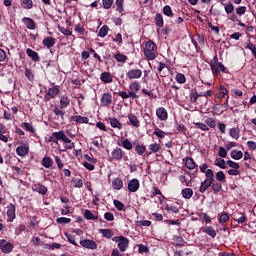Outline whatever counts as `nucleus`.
Returning <instances> with one entry per match:
<instances>
[{
  "label": "nucleus",
  "mask_w": 256,
  "mask_h": 256,
  "mask_svg": "<svg viewBox=\"0 0 256 256\" xmlns=\"http://www.w3.org/2000/svg\"><path fill=\"white\" fill-rule=\"evenodd\" d=\"M142 85L139 81H133L129 84V92L127 91H119L118 96L121 97L123 100L133 99L137 100L140 98L138 92L141 90Z\"/></svg>",
  "instance_id": "f257e3e1"
},
{
  "label": "nucleus",
  "mask_w": 256,
  "mask_h": 256,
  "mask_svg": "<svg viewBox=\"0 0 256 256\" xmlns=\"http://www.w3.org/2000/svg\"><path fill=\"white\" fill-rule=\"evenodd\" d=\"M144 56L148 61H154L158 57V46L153 40L145 43Z\"/></svg>",
  "instance_id": "f03ea898"
},
{
  "label": "nucleus",
  "mask_w": 256,
  "mask_h": 256,
  "mask_svg": "<svg viewBox=\"0 0 256 256\" xmlns=\"http://www.w3.org/2000/svg\"><path fill=\"white\" fill-rule=\"evenodd\" d=\"M59 140L63 141L64 143H71V139L66 135V133L63 130L53 132L48 137V142H53L55 144H58Z\"/></svg>",
  "instance_id": "7ed1b4c3"
},
{
  "label": "nucleus",
  "mask_w": 256,
  "mask_h": 256,
  "mask_svg": "<svg viewBox=\"0 0 256 256\" xmlns=\"http://www.w3.org/2000/svg\"><path fill=\"white\" fill-rule=\"evenodd\" d=\"M128 161V156L126 152L121 147H116L112 150L111 155L109 156V161Z\"/></svg>",
  "instance_id": "20e7f679"
},
{
  "label": "nucleus",
  "mask_w": 256,
  "mask_h": 256,
  "mask_svg": "<svg viewBox=\"0 0 256 256\" xmlns=\"http://www.w3.org/2000/svg\"><path fill=\"white\" fill-rule=\"evenodd\" d=\"M214 181H215V175L211 176L207 174L206 178L200 184L199 192L204 194L207 191V189H209L213 185Z\"/></svg>",
  "instance_id": "39448f33"
},
{
  "label": "nucleus",
  "mask_w": 256,
  "mask_h": 256,
  "mask_svg": "<svg viewBox=\"0 0 256 256\" xmlns=\"http://www.w3.org/2000/svg\"><path fill=\"white\" fill-rule=\"evenodd\" d=\"M60 94L59 85L53 84L52 87L48 88V91L45 95V100L50 101V99H55Z\"/></svg>",
  "instance_id": "423d86ee"
},
{
  "label": "nucleus",
  "mask_w": 256,
  "mask_h": 256,
  "mask_svg": "<svg viewBox=\"0 0 256 256\" xmlns=\"http://www.w3.org/2000/svg\"><path fill=\"white\" fill-rule=\"evenodd\" d=\"M143 76V71L139 68L131 69L126 72V78L130 81L132 80H139Z\"/></svg>",
  "instance_id": "0eeeda50"
},
{
  "label": "nucleus",
  "mask_w": 256,
  "mask_h": 256,
  "mask_svg": "<svg viewBox=\"0 0 256 256\" xmlns=\"http://www.w3.org/2000/svg\"><path fill=\"white\" fill-rule=\"evenodd\" d=\"M213 76L217 77L221 75L220 67H219V58L217 55L209 63Z\"/></svg>",
  "instance_id": "6e6552de"
},
{
  "label": "nucleus",
  "mask_w": 256,
  "mask_h": 256,
  "mask_svg": "<svg viewBox=\"0 0 256 256\" xmlns=\"http://www.w3.org/2000/svg\"><path fill=\"white\" fill-rule=\"evenodd\" d=\"M100 103L102 107L109 108L113 104V95L111 92L103 93L102 97L100 98Z\"/></svg>",
  "instance_id": "1a4fd4ad"
},
{
  "label": "nucleus",
  "mask_w": 256,
  "mask_h": 256,
  "mask_svg": "<svg viewBox=\"0 0 256 256\" xmlns=\"http://www.w3.org/2000/svg\"><path fill=\"white\" fill-rule=\"evenodd\" d=\"M7 222L12 223L16 219V206L13 203H9L7 206Z\"/></svg>",
  "instance_id": "9d476101"
},
{
  "label": "nucleus",
  "mask_w": 256,
  "mask_h": 256,
  "mask_svg": "<svg viewBox=\"0 0 256 256\" xmlns=\"http://www.w3.org/2000/svg\"><path fill=\"white\" fill-rule=\"evenodd\" d=\"M156 117L162 121V122H166L168 121L169 119V113H168V110L163 107V106H160L156 109Z\"/></svg>",
  "instance_id": "9b49d317"
},
{
  "label": "nucleus",
  "mask_w": 256,
  "mask_h": 256,
  "mask_svg": "<svg viewBox=\"0 0 256 256\" xmlns=\"http://www.w3.org/2000/svg\"><path fill=\"white\" fill-rule=\"evenodd\" d=\"M0 249L4 254H10L14 249V244L7 242V240H0Z\"/></svg>",
  "instance_id": "f8f14e48"
},
{
  "label": "nucleus",
  "mask_w": 256,
  "mask_h": 256,
  "mask_svg": "<svg viewBox=\"0 0 256 256\" xmlns=\"http://www.w3.org/2000/svg\"><path fill=\"white\" fill-rule=\"evenodd\" d=\"M30 146L27 143H23L16 147V154L19 157H26L29 154Z\"/></svg>",
  "instance_id": "ddd939ff"
},
{
  "label": "nucleus",
  "mask_w": 256,
  "mask_h": 256,
  "mask_svg": "<svg viewBox=\"0 0 256 256\" xmlns=\"http://www.w3.org/2000/svg\"><path fill=\"white\" fill-rule=\"evenodd\" d=\"M32 191L37 192L38 194L45 196L48 193V187L40 182L32 185Z\"/></svg>",
  "instance_id": "4468645a"
},
{
  "label": "nucleus",
  "mask_w": 256,
  "mask_h": 256,
  "mask_svg": "<svg viewBox=\"0 0 256 256\" xmlns=\"http://www.w3.org/2000/svg\"><path fill=\"white\" fill-rule=\"evenodd\" d=\"M129 246H130V240L129 238H126V236H123L122 238H120V241L117 244L119 251L122 253L126 252Z\"/></svg>",
  "instance_id": "2eb2a0df"
},
{
  "label": "nucleus",
  "mask_w": 256,
  "mask_h": 256,
  "mask_svg": "<svg viewBox=\"0 0 256 256\" xmlns=\"http://www.w3.org/2000/svg\"><path fill=\"white\" fill-rule=\"evenodd\" d=\"M80 245L89 250H97L98 249V244L95 242V240H80Z\"/></svg>",
  "instance_id": "dca6fc26"
},
{
  "label": "nucleus",
  "mask_w": 256,
  "mask_h": 256,
  "mask_svg": "<svg viewBox=\"0 0 256 256\" xmlns=\"http://www.w3.org/2000/svg\"><path fill=\"white\" fill-rule=\"evenodd\" d=\"M148 150L146 151L147 156H151L152 154H157L162 150V146L160 143L154 142L148 145Z\"/></svg>",
  "instance_id": "f3484780"
},
{
  "label": "nucleus",
  "mask_w": 256,
  "mask_h": 256,
  "mask_svg": "<svg viewBox=\"0 0 256 256\" xmlns=\"http://www.w3.org/2000/svg\"><path fill=\"white\" fill-rule=\"evenodd\" d=\"M140 189V181L138 178H133L128 182V191L136 193Z\"/></svg>",
  "instance_id": "a211bd4d"
},
{
  "label": "nucleus",
  "mask_w": 256,
  "mask_h": 256,
  "mask_svg": "<svg viewBox=\"0 0 256 256\" xmlns=\"http://www.w3.org/2000/svg\"><path fill=\"white\" fill-rule=\"evenodd\" d=\"M71 105V99L68 94H63L59 99V107L60 109H67Z\"/></svg>",
  "instance_id": "6ab92c4d"
},
{
  "label": "nucleus",
  "mask_w": 256,
  "mask_h": 256,
  "mask_svg": "<svg viewBox=\"0 0 256 256\" xmlns=\"http://www.w3.org/2000/svg\"><path fill=\"white\" fill-rule=\"evenodd\" d=\"M70 121L76 124H89L90 119L87 116L73 115L70 117Z\"/></svg>",
  "instance_id": "aec40b11"
},
{
  "label": "nucleus",
  "mask_w": 256,
  "mask_h": 256,
  "mask_svg": "<svg viewBox=\"0 0 256 256\" xmlns=\"http://www.w3.org/2000/svg\"><path fill=\"white\" fill-rule=\"evenodd\" d=\"M100 81L104 84L113 83L114 79H113L111 72H107V71L102 72L100 75Z\"/></svg>",
  "instance_id": "412c9836"
},
{
  "label": "nucleus",
  "mask_w": 256,
  "mask_h": 256,
  "mask_svg": "<svg viewBox=\"0 0 256 256\" xmlns=\"http://www.w3.org/2000/svg\"><path fill=\"white\" fill-rule=\"evenodd\" d=\"M22 23L25 25V27L28 30H35L36 29V22L34 21V19H32L30 17H23L22 18Z\"/></svg>",
  "instance_id": "4be33fe9"
},
{
  "label": "nucleus",
  "mask_w": 256,
  "mask_h": 256,
  "mask_svg": "<svg viewBox=\"0 0 256 256\" xmlns=\"http://www.w3.org/2000/svg\"><path fill=\"white\" fill-rule=\"evenodd\" d=\"M26 55L35 63L40 62V55L31 48L26 49Z\"/></svg>",
  "instance_id": "5701e85b"
},
{
  "label": "nucleus",
  "mask_w": 256,
  "mask_h": 256,
  "mask_svg": "<svg viewBox=\"0 0 256 256\" xmlns=\"http://www.w3.org/2000/svg\"><path fill=\"white\" fill-rule=\"evenodd\" d=\"M117 145L124 148L125 150H128V151H131L134 148L133 143L128 138H126L122 141H117Z\"/></svg>",
  "instance_id": "b1692460"
},
{
  "label": "nucleus",
  "mask_w": 256,
  "mask_h": 256,
  "mask_svg": "<svg viewBox=\"0 0 256 256\" xmlns=\"http://www.w3.org/2000/svg\"><path fill=\"white\" fill-rule=\"evenodd\" d=\"M128 120H129V123L135 127V128H140L141 127V122L138 118L137 115L133 114V113H130L128 114Z\"/></svg>",
  "instance_id": "393cba45"
},
{
  "label": "nucleus",
  "mask_w": 256,
  "mask_h": 256,
  "mask_svg": "<svg viewBox=\"0 0 256 256\" xmlns=\"http://www.w3.org/2000/svg\"><path fill=\"white\" fill-rule=\"evenodd\" d=\"M152 127L154 128L153 134L157 138L164 139L166 137V132L164 130H162L161 128H158V126L155 122L152 123Z\"/></svg>",
  "instance_id": "a878e982"
},
{
  "label": "nucleus",
  "mask_w": 256,
  "mask_h": 256,
  "mask_svg": "<svg viewBox=\"0 0 256 256\" xmlns=\"http://www.w3.org/2000/svg\"><path fill=\"white\" fill-rule=\"evenodd\" d=\"M55 44H56V39L54 37H50V36L44 38L42 41V45L44 47H46L47 49H51L52 47L55 46Z\"/></svg>",
  "instance_id": "bb28decb"
},
{
  "label": "nucleus",
  "mask_w": 256,
  "mask_h": 256,
  "mask_svg": "<svg viewBox=\"0 0 256 256\" xmlns=\"http://www.w3.org/2000/svg\"><path fill=\"white\" fill-rule=\"evenodd\" d=\"M233 219L238 222L239 224H245L247 223V215L241 214V212H235L233 214Z\"/></svg>",
  "instance_id": "cd10ccee"
},
{
  "label": "nucleus",
  "mask_w": 256,
  "mask_h": 256,
  "mask_svg": "<svg viewBox=\"0 0 256 256\" xmlns=\"http://www.w3.org/2000/svg\"><path fill=\"white\" fill-rule=\"evenodd\" d=\"M134 150H135L136 154L141 157H143L145 155V153H147V147L145 144L137 143L134 147Z\"/></svg>",
  "instance_id": "c85d7f7f"
},
{
  "label": "nucleus",
  "mask_w": 256,
  "mask_h": 256,
  "mask_svg": "<svg viewBox=\"0 0 256 256\" xmlns=\"http://www.w3.org/2000/svg\"><path fill=\"white\" fill-rule=\"evenodd\" d=\"M200 171L205 174V177H207V175L210 176H215V173L213 172V169H209V165L207 163H202L199 166Z\"/></svg>",
  "instance_id": "c756f323"
},
{
  "label": "nucleus",
  "mask_w": 256,
  "mask_h": 256,
  "mask_svg": "<svg viewBox=\"0 0 256 256\" xmlns=\"http://www.w3.org/2000/svg\"><path fill=\"white\" fill-rule=\"evenodd\" d=\"M53 113H54V115H55L57 118L60 117V120H61V121H65V114H66V112L64 111V108H61V107H59V106H55V107L53 108Z\"/></svg>",
  "instance_id": "7c9ffc66"
},
{
  "label": "nucleus",
  "mask_w": 256,
  "mask_h": 256,
  "mask_svg": "<svg viewBox=\"0 0 256 256\" xmlns=\"http://www.w3.org/2000/svg\"><path fill=\"white\" fill-rule=\"evenodd\" d=\"M110 126L114 129L122 130L123 129V123L120 122L115 117H109Z\"/></svg>",
  "instance_id": "2f4dec72"
},
{
  "label": "nucleus",
  "mask_w": 256,
  "mask_h": 256,
  "mask_svg": "<svg viewBox=\"0 0 256 256\" xmlns=\"http://www.w3.org/2000/svg\"><path fill=\"white\" fill-rule=\"evenodd\" d=\"M211 189L213 191V194L217 195L223 190V184H221V182L219 181H215L214 179V181H212Z\"/></svg>",
  "instance_id": "473e14b6"
},
{
  "label": "nucleus",
  "mask_w": 256,
  "mask_h": 256,
  "mask_svg": "<svg viewBox=\"0 0 256 256\" xmlns=\"http://www.w3.org/2000/svg\"><path fill=\"white\" fill-rule=\"evenodd\" d=\"M19 3L24 10H32L34 8L33 0H19Z\"/></svg>",
  "instance_id": "72a5a7b5"
},
{
  "label": "nucleus",
  "mask_w": 256,
  "mask_h": 256,
  "mask_svg": "<svg viewBox=\"0 0 256 256\" xmlns=\"http://www.w3.org/2000/svg\"><path fill=\"white\" fill-rule=\"evenodd\" d=\"M124 187V181L122 178L117 177L112 181V188L114 190H121Z\"/></svg>",
  "instance_id": "f704fd0d"
},
{
  "label": "nucleus",
  "mask_w": 256,
  "mask_h": 256,
  "mask_svg": "<svg viewBox=\"0 0 256 256\" xmlns=\"http://www.w3.org/2000/svg\"><path fill=\"white\" fill-rule=\"evenodd\" d=\"M229 135L232 139L239 140V137L241 135V129H239V127L230 128Z\"/></svg>",
  "instance_id": "c9c22d12"
},
{
  "label": "nucleus",
  "mask_w": 256,
  "mask_h": 256,
  "mask_svg": "<svg viewBox=\"0 0 256 256\" xmlns=\"http://www.w3.org/2000/svg\"><path fill=\"white\" fill-rule=\"evenodd\" d=\"M154 22H155V25L158 27V28H163L165 23H164V17L161 13H157L155 15V18H154Z\"/></svg>",
  "instance_id": "e433bc0d"
},
{
  "label": "nucleus",
  "mask_w": 256,
  "mask_h": 256,
  "mask_svg": "<svg viewBox=\"0 0 256 256\" xmlns=\"http://www.w3.org/2000/svg\"><path fill=\"white\" fill-rule=\"evenodd\" d=\"M181 195L184 199L189 200L193 197V189L189 187L183 188L181 191Z\"/></svg>",
  "instance_id": "4c0bfd02"
},
{
  "label": "nucleus",
  "mask_w": 256,
  "mask_h": 256,
  "mask_svg": "<svg viewBox=\"0 0 256 256\" xmlns=\"http://www.w3.org/2000/svg\"><path fill=\"white\" fill-rule=\"evenodd\" d=\"M215 178L217 182H220V183L227 182V176L225 175V172H223V170L216 172Z\"/></svg>",
  "instance_id": "58836bf2"
},
{
  "label": "nucleus",
  "mask_w": 256,
  "mask_h": 256,
  "mask_svg": "<svg viewBox=\"0 0 256 256\" xmlns=\"http://www.w3.org/2000/svg\"><path fill=\"white\" fill-rule=\"evenodd\" d=\"M41 164L44 168L49 169L53 166V160L51 157L45 156L42 158Z\"/></svg>",
  "instance_id": "ea45409f"
},
{
  "label": "nucleus",
  "mask_w": 256,
  "mask_h": 256,
  "mask_svg": "<svg viewBox=\"0 0 256 256\" xmlns=\"http://www.w3.org/2000/svg\"><path fill=\"white\" fill-rule=\"evenodd\" d=\"M230 157L233 160H241L242 157H243V151L234 149V150L231 151Z\"/></svg>",
  "instance_id": "a19ab883"
},
{
  "label": "nucleus",
  "mask_w": 256,
  "mask_h": 256,
  "mask_svg": "<svg viewBox=\"0 0 256 256\" xmlns=\"http://www.w3.org/2000/svg\"><path fill=\"white\" fill-rule=\"evenodd\" d=\"M99 232L106 239H112V237L114 236V233L109 228H101V230H99Z\"/></svg>",
  "instance_id": "79ce46f5"
},
{
  "label": "nucleus",
  "mask_w": 256,
  "mask_h": 256,
  "mask_svg": "<svg viewBox=\"0 0 256 256\" xmlns=\"http://www.w3.org/2000/svg\"><path fill=\"white\" fill-rule=\"evenodd\" d=\"M203 233H206L207 235H209L212 238L217 237V232L214 230L213 226H206L205 228H203Z\"/></svg>",
  "instance_id": "37998d69"
},
{
  "label": "nucleus",
  "mask_w": 256,
  "mask_h": 256,
  "mask_svg": "<svg viewBox=\"0 0 256 256\" xmlns=\"http://www.w3.org/2000/svg\"><path fill=\"white\" fill-rule=\"evenodd\" d=\"M223 6H224V10L227 15H231V14H233V12H235V5H233V3L228 2V3L223 4Z\"/></svg>",
  "instance_id": "c03bdc74"
},
{
  "label": "nucleus",
  "mask_w": 256,
  "mask_h": 256,
  "mask_svg": "<svg viewBox=\"0 0 256 256\" xmlns=\"http://www.w3.org/2000/svg\"><path fill=\"white\" fill-rule=\"evenodd\" d=\"M163 14L169 18H173L175 16V13L170 5H165L163 7Z\"/></svg>",
  "instance_id": "a18cd8bd"
},
{
  "label": "nucleus",
  "mask_w": 256,
  "mask_h": 256,
  "mask_svg": "<svg viewBox=\"0 0 256 256\" xmlns=\"http://www.w3.org/2000/svg\"><path fill=\"white\" fill-rule=\"evenodd\" d=\"M22 128L26 131V132H29L31 134H35L36 133V128H34V126L29 123V122H24L22 124Z\"/></svg>",
  "instance_id": "49530a36"
},
{
  "label": "nucleus",
  "mask_w": 256,
  "mask_h": 256,
  "mask_svg": "<svg viewBox=\"0 0 256 256\" xmlns=\"http://www.w3.org/2000/svg\"><path fill=\"white\" fill-rule=\"evenodd\" d=\"M114 59L118 63H126L128 61V56L119 52L114 55Z\"/></svg>",
  "instance_id": "de8ad7c7"
},
{
  "label": "nucleus",
  "mask_w": 256,
  "mask_h": 256,
  "mask_svg": "<svg viewBox=\"0 0 256 256\" xmlns=\"http://www.w3.org/2000/svg\"><path fill=\"white\" fill-rule=\"evenodd\" d=\"M161 196L159 197V201L162 203V199H165V196L163 195L162 191L157 187V186H153V192H152V195L151 197H156V196Z\"/></svg>",
  "instance_id": "09e8293b"
},
{
  "label": "nucleus",
  "mask_w": 256,
  "mask_h": 256,
  "mask_svg": "<svg viewBox=\"0 0 256 256\" xmlns=\"http://www.w3.org/2000/svg\"><path fill=\"white\" fill-rule=\"evenodd\" d=\"M84 218L86 220H90V221H96L99 219L98 216H95V214H93V212H91V210L84 211Z\"/></svg>",
  "instance_id": "8fccbe9b"
},
{
  "label": "nucleus",
  "mask_w": 256,
  "mask_h": 256,
  "mask_svg": "<svg viewBox=\"0 0 256 256\" xmlns=\"http://www.w3.org/2000/svg\"><path fill=\"white\" fill-rule=\"evenodd\" d=\"M225 96H229V91L227 90V88H225V86H221L217 93V98L221 100L225 98Z\"/></svg>",
  "instance_id": "3c124183"
},
{
  "label": "nucleus",
  "mask_w": 256,
  "mask_h": 256,
  "mask_svg": "<svg viewBox=\"0 0 256 256\" xmlns=\"http://www.w3.org/2000/svg\"><path fill=\"white\" fill-rule=\"evenodd\" d=\"M185 166L188 170H193L195 169V160H193V158L191 157H186V160H185Z\"/></svg>",
  "instance_id": "603ef678"
},
{
  "label": "nucleus",
  "mask_w": 256,
  "mask_h": 256,
  "mask_svg": "<svg viewBox=\"0 0 256 256\" xmlns=\"http://www.w3.org/2000/svg\"><path fill=\"white\" fill-rule=\"evenodd\" d=\"M175 80L178 84H185L187 82V78L185 74L177 72L175 76Z\"/></svg>",
  "instance_id": "864d4df0"
},
{
  "label": "nucleus",
  "mask_w": 256,
  "mask_h": 256,
  "mask_svg": "<svg viewBox=\"0 0 256 256\" xmlns=\"http://www.w3.org/2000/svg\"><path fill=\"white\" fill-rule=\"evenodd\" d=\"M204 122L208 128L215 129V127H217V120L211 117H208L207 119H205Z\"/></svg>",
  "instance_id": "5fc2aeb1"
},
{
  "label": "nucleus",
  "mask_w": 256,
  "mask_h": 256,
  "mask_svg": "<svg viewBox=\"0 0 256 256\" xmlns=\"http://www.w3.org/2000/svg\"><path fill=\"white\" fill-rule=\"evenodd\" d=\"M135 225L137 227H151L152 222H151V220H137L135 222Z\"/></svg>",
  "instance_id": "6e6d98bb"
},
{
  "label": "nucleus",
  "mask_w": 256,
  "mask_h": 256,
  "mask_svg": "<svg viewBox=\"0 0 256 256\" xmlns=\"http://www.w3.org/2000/svg\"><path fill=\"white\" fill-rule=\"evenodd\" d=\"M109 33V26L108 25H103L100 30L98 36L100 38H105Z\"/></svg>",
  "instance_id": "4d7b16f0"
},
{
  "label": "nucleus",
  "mask_w": 256,
  "mask_h": 256,
  "mask_svg": "<svg viewBox=\"0 0 256 256\" xmlns=\"http://www.w3.org/2000/svg\"><path fill=\"white\" fill-rule=\"evenodd\" d=\"M74 32L77 33L79 36H85L86 29L81 24H77L74 28Z\"/></svg>",
  "instance_id": "13d9d810"
},
{
  "label": "nucleus",
  "mask_w": 256,
  "mask_h": 256,
  "mask_svg": "<svg viewBox=\"0 0 256 256\" xmlns=\"http://www.w3.org/2000/svg\"><path fill=\"white\" fill-rule=\"evenodd\" d=\"M113 204H114V207L118 210V211H124L125 210V204L118 200V199H114L113 200Z\"/></svg>",
  "instance_id": "bf43d9fd"
},
{
  "label": "nucleus",
  "mask_w": 256,
  "mask_h": 256,
  "mask_svg": "<svg viewBox=\"0 0 256 256\" xmlns=\"http://www.w3.org/2000/svg\"><path fill=\"white\" fill-rule=\"evenodd\" d=\"M228 221H229V214H227V212H223L222 214H220L218 218L219 224H225Z\"/></svg>",
  "instance_id": "052dcab7"
},
{
  "label": "nucleus",
  "mask_w": 256,
  "mask_h": 256,
  "mask_svg": "<svg viewBox=\"0 0 256 256\" xmlns=\"http://www.w3.org/2000/svg\"><path fill=\"white\" fill-rule=\"evenodd\" d=\"M115 5L117 7L116 11L120 14L124 13V0H116Z\"/></svg>",
  "instance_id": "680f3d73"
},
{
  "label": "nucleus",
  "mask_w": 256,
  "mask_h": 256,
  "mask_svg": "<svg viewBox=\"0 0 256 256\" xmlns=\"http://www.w3.org/2000/svg\"><path fill=\"white\" fill-rule=\"evenodd\" d=\"M245 13H247V6H238L236 8V14L239 17H243L245 15Z\"/></svg>",
  "instance_id": "e2e57ef3"
},
{
  "label": "nucleus",
  "mask_w": 256,
  "mask_h": 256,
  "mask_svg": "<svg viewBox=\"0 0 256 256\" xmlns=\"http://www.w3.org/2000/svg\"><path fill=\"white\" fill-rule=\"evenodd\" d=\"M166 210L170 211L174 214H179L180 213V209L178 208V206H173V204H167L166 205Z\"/></svg>",
  "instance_id": "0e129e2a"
},
{
  "label": "nucleus",
  "mask_w": 256,
  "mask_h": 256,
  "mask_svg": "<svg viewBox=\"0 0 256 256\" xmlns=\"http://www.w3.org/2000/svg\"><path fill=\"white\" fill-rule=\"evenodd\" d=\"M194 125L196 126V128L200 129L201 131H209V126H207V124L203 123V122H195Z\"/></svg>",
  "instance_id": "69168bd1"
},
{
  "label": "nucleus",
  "mask_w": 256,
  "mask_h": 256,
  "mask_svg": "<svg viewBox=\"0 0 256 256\" xmlns=\"http://www.w3.org/2000/svg\"><path fill=\"white\" fill-rule=\"evenodd\" d=\"M215 166L219 167L220 169L225 170V169H227V161H225V159H219L215 163Z\"/></svg>",
  "instance_id": "338daca9"
},
{
  "label": "nucleus",
  "mask_w": 256,
  "mask_h": 256,
  "mask_svg": "<svg viewBox=\"0 0 256 256\" xmlns=\"http://www.w3.org/2000/svg\"><path fill=\"white\" fill-rule=\"evenodd\" d=\"M137 247H138L139 254L148 253L150 251L149 248L145 246V244H137Z\"/></svg>",
  "instance_id": "774afa93"
}]
</instances>
